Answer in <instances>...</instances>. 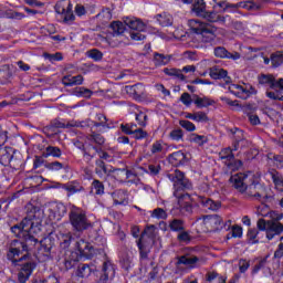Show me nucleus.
Masks as SVG:
<instances>
[{"mask_svg":"<svg viewBox=\"0 0 283 283\" xmlns=\"http://www.w3.org/2000/svg\"><path fill=\"white\" fill-rule=\"evenodd\" d=\"M231 134L233 135L234 143H241V140L244 138V132L240 128H232Z\"/></svg>","mask_w":283,"mask_h":283,"instance_id":"62","label":"nucleus"},{"mask_svg":"<svg viewBox=\"0 0 283 283\" xmlns=\"http://www.w3.org/2000/svg\"><path fill=\"white\" fill-rule=\"evenodd\" d=\"M143 235L139 238V240L137 241V247L139 249V255L142 260H147L148 255H149V251H147V249H145V245L143 244Z\"/></svg>","mask_w":283,"mask_h":283,"instance_id":"54","label":"nucleus"},{"mask_svg":"<svg viewBox=\"0 0 283 283\" xmlns=\"http://www.w3.org/2000/svg\"><path fill=\"white\" fill-rule=\"evenodd\" d=\"M73 145L76 149L83 151V156L86 160H93V158H96V154H98V146L85 144L81 139H73Z\"/></svg>","mask_w":283,"mask_h":283,"instance_id":"10","label":"nucleus"},{"mask_svg":"<svg viewBox=\"0 0 283 283\" xmlns=\"http://www.w3.org/2000/svg\"><path fill=\"white\" fill-rule=\"evenodd\" d=\"M169 227L172 231H185V221L182 219H174L169 222Z\"/></svg>","mask_w":283,"mask_h":283,"instance_id":"46","label":"nucleus"},{"mask_svg":"<svg viewBox=\"0 0 283 283\" xmlns=\"http://www.w3.org/2000/svg\"><path fill=\"white\" fill-rule=\"evenodd\" d=\"M150 218L156 220H167V211L163 208H156L151 211Z\"/></svg>","mask_w":283,"mask_h":283,"instance_id":"49","label":"nucleus"},{"mask_svg":"<svg viewBox=\"0 0 283 283\" xmlns=\"http://www.w3.org/2000/svg\"><path fill=\"white\" fill-rule=\"evenodd\" d=\"M169 138L176 143H180V140H184L185 138V133L180 128L174 129L169 133Z\"/></svg>","mask_w":283,"mask_h":283,"instance_id":"50","label":"nucleus"},{"mask_svg":"<svg viewBox=\"0 0 283 283\" xmlns=\"http://www.w3.org/2000/svg\"><path fill=\"white\" fill-rule=\"evenodd\" d=\"M125 33V24L120 21H115L109 25V31L106 36H102V43H106L109 48H118L120 45V34Z\"/></svg>","mask_w":283,"mask_h":283,"instance_id":"5","label":"nucleus"},{"mask_svg":"<svg viewBox=\"0 0 283 283\" xmlns=\"http://www.w3.org/2000/svg\"><path fill=\"white\" fill-rule=\"evenodd\" d=\"M269 176L272 178L275 189L283 192V176L275 169L269 170Z\"/></svg>","mask_w":283,"mask_h":283,"instance_id":"27","label":"nucleus"},{"mask_svg":"<svg viewBox=\"0 0 283 283\" xmlns=\"http://www.w3.org/2000/svg\"><path fill=\"white\" fill-rule=\"evenodd\" d=\"M61 189L67 191V196H74V193H81L85 191V188L78 184V181H70L67 184H59Z\"/></svg>","mask_w":283,"mask_h":283,"instance_id":"20","label":"nucleus"},{"mask_svg":"<svg viewBox=\"0 0 283 283\" xmlns=\"http://www.w3.org/2000/svg\"><path fill=\"white\" fill-rule=\"evenodd\" d=\"M10 160H12V154H10V148L2 147L0 148V165H10Z\"/></svg>","mask_w":283,"mask_h":283,"instance_id":"42","label":"nucleus"},{"mask_svg":"<svg viewBox=\"0 0 283 283\" xmlns=\"http://www.w3.org/2000/svg\"><path fill=\"white\" fill-rule=\"evenodd\" d=\"M112 198L114 205H128L129 203V195L127 190L118 189L112 192Z\"/></svg>","mask_w":283,"mask_h":283,"instance_id":"21","label":"nucleus"},{"mask_svg":"<svg viewBox=\"0 0 283 283\" xmlns=\"http://www.w3.org/2000/svg\"><path fill=\"white\" fill-rule=\"evenodd\" d=\"M189 25L191 32H195L202 43H212V41H216V32H218V28L198 20H190Z\"/></svg>","mask_w":283,"mask_h":283,"instance_id":"4","label":"nucleus"},{"mask_svg":"<svg viewBox=\"0 0 283 283\" xmlns=\"http://www.w3.org/2000/svg\"><path fill=\"white\" fill-rule=\"evenodd\" d=\"M45 211L49 213L50 220H61L67 213V208L62 202H53L46 207Z\"/></svg>","mask_w":283,"mask_h":283,"instance_id":"12","label":"nucleus"},{"mask_svg":"<svg viewBox=\"0 0 283 283\" xmlns=\"http://www.w3.org/2000/svg\"><path fill=\"white\" fill-rule=\"evenodd\" d=\"M124 92L135 98V101H140V98H145V85L135 84L132 86H125Z\"/></svg>","mask_w":283,"mask_h":283,"instance_id":"18","label":"nucleus"},{"mask_svg":"<svg viewBox=\"0 0 283 283\" xmlns=\"http://www.w3.org/2000/svg\"><path fill=\"white\" fill-rule=\"evenodd\" d=\"M206 282L208 283H227L224 276L218 274V272H208L206 274Z\"/></svg>","mask_w":283,"mask_h":283,"instance_id":"40","label":"nucleus"},{"mask_svg":"<svg viewBox=\"0 0 283 283\" xmlns=\"http://www.w3.org/2000/svg\"><path fill=\"white\" fill-rule=\"evenodd\" d=\"M260 85H269L270 90H275V76L271 74H262L259 76Z\"/></svg>","mask_w":283,"mask_h":283,"instance_id":"34","label":"nucleus"},{"mask_svg":"<svg viewBox=\"0 0 283 283\" xmlns=\"http://www.w3.org/2000/svg\"><path fill=\"white\" fill-rule=\"evenodd\" d=\"M87 140L90 143H95V145H98L99 147L102 145H105V137H103V135H101L98 133H93V134L88 135Z\"/></svg>","mask_w":283,"mask_h":283,"instance_id":"45","label":"nucleus"},{"mask_svg":"<svg viewBox=\"0 0 283 283\" xmlns=\"http://www.w3.org/2000/svg\"><path fill=\"white\" fill-rule=\"evenodd\" d=\"M195 123H209V116L206 112H195Z\"/></svg>","mask_w":283,"mask_h":283,"instance_id":"56","label":"nucleus"},{"mask_svg":"<svg viewBox=\"0 0 283 283\" xmlns=\"http://www.w3.org/2000/svg\"><path fill=\"white\" fill-rule=\"evenodd\" d=\"M209 76L214 81H224L226 85H229V83H231V77L229 76V72L218 66L210 69Z\"/></svg>","mask_w":283,"mask_h":283,"instance_id":"16","label":"nucleus"},{"mask_svg":"<svg viewBox=\"0 0 283 283\" xmlns=\"http://www.w3.org/2000/svg\"><path fill=\"white\" fill-rule=\"evenodd\" d=\"M11 232L15 238H22L24 242L14 240L11 242V247L7 253V260H9L12 266H19L18 282L25 283L30 280L34 269H36V262L30 258L29 251H34L36 244H40V251H43L44 255L49 258L52 253V249L56 245V239L52 234H49L41 241L32 233H34V216L29 214L20 223L11 227Z\"/></svg>","mask_w":283,"mask_h":283,"instance_id":"1","label":"nucleus"},{"mask_svg":"<svg viewBox=\"0 0 283 283\" xmlns=\"http://www.w3.org/2000/svg\"><path fill=\"white\" fill-rule=\"evenodd\" d=\"M214 56L217 59H231L232 61H238L240 59L239 52H229L224 46L214 48Z\"/></svg>","mask_w":283,"mask_h":283,"instance_id":"19","label":"nucleus"},{"mask_svg":"<svg viewBox=\"0 0 283 283\" xmlns=\"http://www.w3.org/2000/svg\"><path fill=\"white\" fill-rule=\"evenodd\" d=\"M202 19H206V21H209L210 23H222V25H224V23H227V19H229V15L222 17L217 12L206 11Z\"/></svg>","mask_w":283,"mask_h":283,"instance_id":"24","label":"nucleus"},{"mask_svg":"<svg viewBox=\"0 0 283 283\" xmlns=\"http://www.w3.org/2000/svg\"><path fill=\"white\" fill-rule=\"evenodd\" d=\"M171 61V56L165 55L163 53H154V63L157 66L167 65Z\"/></svg>","mask_w":283,"mask_h":283,"instance_id":"43","label":"nucleus"},{"mask_svg":"<svg viewBox=\"0 0 283 283\" xmlns=\"http://www.w3.org/2000/svg\"><path fill=\"white\" fill-rule=\"evenodd\" d=\"M116 275V269H114V264L109 261H105L102 266V274L99 277L101 283H106L108 280H114Z\"/></svg>","mask_w":283,"mask_h":283,"instance_id":"17","label":"nucleus"},{"mask_svg":"<svg viewBox=\"0 0 283 283\" xmlns=\"http://www.w3.org/2000/svg\"><path fill=\"white\" fill-rule=\"evenodd\" d=\"M75 247L80 259L85 258L86 260H91V258H94V253H96L94 245L83 239L78 240Z\"/></svg>","mask_w":283,"mask_h":283,"instance_id":"13","label":"nucleus"},{"mask_svg":"<svg viewBox=\"0 0 283 283\" xmlns=\"http://www.w3.org/2000/svg\"><path fill=\"white\" fill-rule=\"evenodd\" d=\"M78 253L71 252L70 256H66L63 261V264L65 269L69 271V269H73V266L78 262Z\"/></svg>","mask_w":283,"mask_h":283,"instance_id":"41","label":"nucleus"},{"mask_svg":"<svg viewBox=\"0 0 283 283\" xmlns=\"http://www.w3.org/2000/svg\"><path fill=\"white\" fill-rule=\"evenodd\" d=\"M91 192L95 193V196H103V193H105V185H103V181L94 179L91 185Z\"/></svg>","mask_w":283,"mask_h":283,"instance_id":"38","label":"nucleus"},{"mask_svg":"<svg viewBox=\"0 0 283 283\" xmlns=\"http://www.w3.org/2000/svg\"><path fill=\"white\" fill-rule=\"evenodd\" d=\"M92 90L85 88V87H76L73 91L74 96H83L84 98H91L92 97Z\"/></svg>","mask_w":283,"mask_h":283,"instance_id":"48","label":"nucleus"},{"mask_svg":"<svg viewBox=\"0 0 283 283\" xmlns=\"http://www.w3.org/2000/svg\"><path fill=\"white\" fill-rule=\"evenodd\" d=\"M95 174L99 176V178H103V176H108V174H112V169H109V167L105 165V161H103V159H96Z\"/></svg>","mask_w":283,"mask_h":283,"instance_id":"28","label":"nucleus"},{"mask_svg":"<svg viewBox=\"0 0 283 283\" xmlns=\"http://www.w3.org/2000/svg\"><path fill=\"white\" fill-rule=\"evenodd\" d=\"M243 193H245V198H251L256 202H261V205H264V202L269 200V192H266V187L258 181H252L251 184L248 182Z\"/></svg>","mask_w":283,"mask_h":283,"instance_id":"6","label":"nucleus"},{"mask_svg":"<svg viewBox=\"0 0 283 283\" xmlns=\"http://www.w3.org/2000/svg\"><path fill=\"white\" fill-rule=\"evenodd\" d=\"M55 12L63 18L64 23H72L76 17H74V11L72 10V2L60 1L55 4Z\"/></svg>","mask_w":283,"mask_h":283,"instance_id":"8","label":"nucleus"},{"mask_svg":"<svg viewBox=\"0 0 283 283\" xmlns=\"http://www.w3.org/2000/svg\"><path fill=\"white\" fill-rule=\"evenodd\" d=\"M253 180V176L247 175V174H235L232 175L229 179V182L237 189V191H240V193H244V190H247V185Z\"/></svg>","mask_w":283,"mask_h":283,"instance_id":"9","label":"nucleus"},{"mask_svg":"<svg viewBox=\"0 0 283 283\" xmlns=\"http://www.w3.org/2000/svg\"><path fill=\"white\" fill-rule=\"evenodd\" d=\"M256 227L259 231H265V237L269 240H273V238L277 235H282L283 233V223L265 220V219H259L256 222Z\"/></svg>","mask_w":283,"mask_h":283,"instance_id":"7","label":"nucleus"},{"mask_svg":"<svg viewBox=\"0 0 283 283\" xmlns=\"http://www.w3.org/2000/svg\"><path fill=\"white\" fill-rule=\"evenodd\" d=\"M164 74L166 76H171L172 78H177L178 81H187V76L182 74L180 69H164Z\"/></svg>","mask_w":283,"mask_h":283,"instance_id":"33","label":"nucleus"},{"mask_svg":"<svg viewBox=\"0 0 283 283\" xmlns=\"http://www.w3.org/2000/svg\"><path fill=\"white\" fill-rule=\"evenodd\" d=\"M191 12H193L196 17H201L202 19L207 13V3L205 2V0H196L192 3Z\"/></svg>","mask_w":283,"mask_h":283,"instance_id":"25","label":"nucleus"},{"mask_svg":"<svg viewBox=\"0 0 283 283\" xmlns=\"http://www.w3.org/2000/svg\"><path fill=\"white\" fill-rule=\"evenodd\" d=\"M202 260L196 255H189L184 254L181 256H177V266H180V264H184V266H188V269H197V266H200V263Z\"/></svg>","mask_w":283,"mask_h":283,"instance_id":"15","label":"nucleus"},{"mask_svg":"<svg viewBox=\"0 0 283 283\" xmlns=\"http://www.w3.org/2000/svg\"><path fill=\"white\" fill-rule=\"evenodd\" d=\"M157 21L159 25H163V28H169L174 23V18L171 14L164 12L161 14H157Z\"/></svg>","mask_w":283,"mask_h":283,"instance_id":"36","label":"nucleus"},{"mask_svg":"<svg viewBox=\"0 0 283 283\" xmlns=\"http://www.w3.org/2000/svg\"><path fill=\"white\" fill-rule=\"evenodd\" d=\"M177 240H178L179 242H185V244H189V242H191V234H189V232L182 230V231L177 235Z\"/></svg>","mask_w":283,"mask_h":283,"instance_id":"63","label":"nucleus"},{"mask_svg":"<svg viewBox=\"0 0 283 283\" xmlns=\"http://www.w3.org/2000/svg\"><path fill=\"white\" fill-rule=\"evenodd\" d=\"M94 271V268L90 266V264H80L76 270L77 277H90Z\"/></svg>","mask_w":283,"mask_h":283,"instance_id":"37","label":"nucleus"},{"mask_svg":"<svg viewBox=\"0 0 283 283\" xmlns=\"http://www.w3.org/2000/svg\"><path fill=\"white\" fill-rule=\"evenodd\" d=\"M258 233H260L258 229H250L248 231V240L249 242H251V244H258V242H260V240L258 239Z\"/></svg>","mask_w":283,"mask_h":283,"instance_id":"60","label":"nucleus"},{"mask_svg":"<svg viewBox=\"0 0 283 283\" xmlns=\"http://www.w3.org/2000/svg\"><path fill=\"white\" fill-rule=\"evenodd\" d=\"M185 153L182 150H178L169 155L168 160L170 165H174V167H178L179 165H182L185 163Z\"/></svg>","mask_w":283,"mask_h":283,"instance_id":"30","label":"nucleus"},{"mask_svg":"<svg viewBox=\"0 0 283 283\" xmlns=\"http://www.w3.org/2000/svg\"><path fill=\"white\" fill-rule=\"evenodd\" d=\"M249 266H251V263L245 259L239 260V271L240 273H247L249 271Z\"/></svg>","mask_w":283,"mask_h":283,"instance_id":"64","label":"nucleus"},{"mask_svg":"<svg viewBox=\"0 0 283 283\" xmlns=\"http://www.w3.org/2000/svg\"><path fill=\"white\" fill-rule=\"evenodd\" d=\"M219 158L227 165V163H231L235 158V155H233L231 147H227L219 153Z\"/></svg>","mask_w":283,"mask_h":283,"instance_id":"39","label":"nucleus"},{"mask_svg":"<svg viewBox=\"0 0 283 283\" xmlns=\"http://www.w3.org/2000/svg\"><path fill=\"white\" fill-rule=\"evenodd\" d=\"M65 165H63L60 161H52L46 164L45 168L49 169V171H61V169H64Z\"/></svg>","mask_w":283,"mask_h":283,"instance_id":"58","label":"nucleus"},{"mask_svg":"<svg viewBox=\"0 0 283 283\" xmlns=\"http://www.w3.org/2000/svg\"><path fill=\"white\" fill-rule=\"evenodd\" d=\"M148 116L147 114L143 113V112H139L136 114V120L138 123V125L140 127H146L147 126V120H148Z\"/></svg>","mask_w":283,"mask_h":283,"instance_id":"61","label":"nucleus"},{"mask_svg":"<svg viewBox=\"0 0 283 283\" xmlns=\"http://www.w3.org/2000/svg\"><path fill=\"white\" fill-rule=\"evenodd\" d=\"M69 222L74 235H81L83 231L92 229V221L87 218V212L83 208L72 206L69 212Z\"/></svg>","mask_w":283,"mask_h":283,"instance_id":"3","label":"nucleus"},{"mask_svg":"<svg viewBox=\"0 0 283 283\" xmlns=\"http://www.w3.org/2000/svg\"><path fill=\"white\" fill-rule=\"evenodd\" d=\"M113 174H114V178L119 180V182H123V180H128V178L134 176V172L127 169H115L113 170Z\"/></svg>","mask_w":283,"mask_h":283,"instance_id":"35","label":"nucleus"},{"mask_svg":"<svg viewBox=\"0 0 283 283\" xmlns=\"http://www.w3.org/2000/svg\"><path fill=\"white\" fill-rule=\"evenodd\" d=\"M198 202L203 209H207L208 211H218V209H220V202L213 201L211 198L199 196Z\"/></svg>","mask_w":283,"mask_h":283,"instance_id":"22","label":"nucleus"},{"mask_svg":"<svg viewBox=\"0 0 283 283\" xmlns=\"http://www.w3.org/2000/svg\"><path fill=\"white\" fill-rule=\"evenodd\" d=\"M14 72V65L4 64L0 66V82L8 83Z\"/></svg>","mask_w":283,"mask_h":283,"instance_id":"26","label":"nucleus"},{"mask_svg":"<svg viewBox=\"0 0 283 283\" xmlns=\"http://www.w3.org/2000/svg\"><path fill=\"white\" fill-rule=\"evenodd\" d=\"M226 8H232L233 10H238V8H247L248 10H260V6L255 4V2L253 1L226 4Z\"/></svg>","mask_w":283,"mask_h":283,"instance_id":"32","label":"nucleus"},{"mask_svg":"<svg viewBox=\"0 0 283 283\" xmlns=\"http://www.w3.org/2000/svg\"><path fill=\"white\" fill-rule=\"evenodd\" d=\"M226 165H227L228 169H230V171H238V169H240V167H242V160L234 158L231 161H227Z\"/></svg>","mask_w":283,"mask_h":283,"instance_id":"59","label":"nucleus"},{"mask_svg":"<svg viewBox=\"0 0 283 283\" xmlns=\"http://www.w3.org/2000/svg\"><path fill=\"white\" fill-rule=\"evenodd\" d=\"M195 105L198 107V109H202L205 107L213 105V101L208 97H197L195 99Z\"/></svg>","mask_w":283,"mask_h":283,"instance_id":"44","label":"nucleus"},{"mask_svg":"<svg viewBox=\"0 0 283 283\" xmlns=\"http://www.w3.org/2000/svg\"><path fill=\"white\" fill-rule=\"evenodd\" d=\"M124 23L130 28V30L134 31H139L143 32V30H145V23H143V21L138 20V19H134V18H126V20L124 21Z\"/></svg>","mask_w":283,"mask_h":283,"instance_id":"29","label":"nucleus"},{"mask_svg":"<svg viewBox=\"0 0 283 283\" xmlns=\"http://www.w3.org/2000/svg\"><path fill=\"white\" fill-rule=\"evenodd\" d=\"M191 143H196V145L202 146L205 145L209 139L205 135H198V134H192L190 136Z\"/></svg>","mask_w":283,"mask_h":283,"instance_id":"55","label":"nucleus"},{"mask_svg":"<svg viewBox=\"0 0 283 283\" xmlns=\"http://www.w3.org/2000/svg\"><path fill=\"white\" fill-rule=\"evenodd\" d=\"M70 244H72V234L71 233L62 234L60 239L61 249H70Z\"/></svg>","mask_w":283,"mask_h":283,"instance_id":"53","label":"nucleus"},{"mask_svg":"<svg viewBox=\"0 0 283 283\" xmlns=\"http://www.w3.org/2000/svg\"><path fill=\"white\" fill-rule=\"evenodd\" d=\"M271 63L273 67H280L283 63V53L276 52L271 55Z\"/></svg>","mask_w":283,"mask_h":283,"instance_id":"51","label":"nucleus"},{"mask_svg":"<svg viewBox=\"0 0 283 283\" xmlns=\"http://www.w3.org/2000/svg\"><path fill=\"white\" fill-rule=\"evenodd\" d=\"M228 90L230 94H233V96L241 98L242 101H247V98H250L252 94H256V91L253 88V86L247 88L244 85L240 84H230Z\"/></svg>","mask_w":283,"mask_h":283,"instance_id":"11","label":"nucleus"},{"mask_svg":"<svg viewBox=\"0 0 283 283\" xmlns=\"http://www.w3.org/2000/svg\"><path fill=\"white\" fill-rule=\"evenodd\" d=\"M265 95L271 101H283V92L280 90L268 91Z\"/></svg>","mask_w":283,"mask_h":283,"instance_id":"52","label":"nucleus"},{"mask_svg":"<svg viewBox=\"0 0 283 283\" xmlns=\"http://www.w3.org/2000/svg\"><path fill=\"white\" fill-rule=\"evenodd\" d=\"M179 125H180V127L186 129V132H196V124L191 123L190 120L180 119Z\"/></svg>","mask_w":283,"mask_h":283,"instance_id":"57","label":"nucleus"},{"mask_svg":"<svg viewBox=\"0 0 283 283\" xmlns=\"http://www.w3.org/2000/svg\"><path fill=\"white\" fill-rule=\"evenodd\" d=\"M167 178L172 182L175 189L174 196L176 199H178L176 209H180V211L184 209L185 211H191V203L187 201L191 199V196L182 192L193 189L191 181H189L185 176V172L180 171L179 169H175L172 172H169Z\"/></svg>","mask_w":283,"mask_h":283,"instance_id":"2","label":"nucleus"},{"mask_svg":"<svg viewBox=\"0 0 283 283\" xmlns=\"http://www.w3.org/2000/svg\"><path fill=\"white\" fill-rule=\"evenodd\" d=\"M203 224L208 231H219V229H222V217L208 214L203 217Z\"/></svg>","mask_w":283,"mask_h":283,"instance_id":"14","label":"nucleus"},{"mask_svg":"<svg viewBox=\"0 0 283 283\" xmlns=\"http://www.w3.org/2000/svg\"><path fill=\"white\" fill-rule=\"evenodd\" d=\"M83 75H65L62 77V84H64L65 87H74L76 85H83Z\"/></svg>","mask_w":283,"mask_h":283,"instance_id":"23","label":"nucleus"},{"mask_svg":"<svg viewBox=\"0 0 283 283\" xmlns=\"http://www.w3.org/2000/svg\"><path fill=\"white\" fill-rule=\"evenodd\" d=\"M42 156L43 158H50V156H52V158H61V156H63V151L56 146H48L42 153Z\"/></svg>","mask_w":283,"mask_h":283,"instance_id":"31","label":"nucleus"},{"mask_svg":"<svg viewBox=\"0 0 283 283\" xmlns=\"http://www.w3.org/2000/svg\"><path fill=\"white\" fill-rule=\"evenodd\" d=\"M86 56L95 62L103 61V52L98 49H91L86 52Z\"/></svg>","mask_w":283,"mask_h":283,"instance_id":"47","label":"nucleus"}]
</instances>
